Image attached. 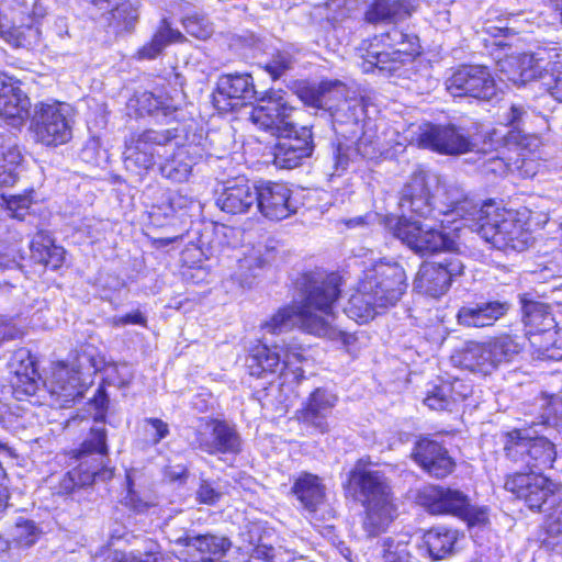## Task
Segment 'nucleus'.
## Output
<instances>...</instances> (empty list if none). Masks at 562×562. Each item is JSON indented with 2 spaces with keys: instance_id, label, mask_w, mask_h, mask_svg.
I'll return each instance as SVG.
<instances>
[{
  "instance_id": "1",
  "label": "nucleus",
  "mask_w": 562,
  "mask_h": 562,
  "mask_svg": "<svg viewBox=\"0 0 562 562\" xmlns=\"http://www.w3.org/2000/svg\"><path fill=\"white\" fill-rule=\"evenodd\" d=\"M303 280L301 303L280 308L262 328L278 334L299 327L311 335L348 345L351 336L333 324L334 305L340 295V277L317 271L305 274Z\"/></svg>"
},
{
  "instance_id": "2",
  "label": "nucleus",
  "mask_w": 562,
  "mask_h": 562,
  "mask_svg": "<svg viewBox=\"0 0 562 562\" xmlns=\"http://www.w3.org/2000/svg\"><path fill=\"white\" fill-rule=\"evenodd\" d=\"M447 206L448 210L438 213L460 216L473 232L496 248L520 250L528 240L525 223L517 218V214L497 207L493 201L479 204L456 191L453 199H447Z\"/></svg>"
},
{
  "instance_id": "3",
  "label": "nucleus",
  "mask_w": 562,
  "mask_h": 562,
  "mask_svg": "<svg viewBox=\"0 0 562 562\" xmlns=\"http://www.w3.org/2000/svg\"><path fill=\"white\" fill-rule=\"evenodd\" d=\"M550 425L543 416L541 422H532L528 427L513 429L505 435V456L520 469L529 473H541L551 469L557 459L555 445L540 435Z\"/></svg>"
},
{
  "instance_id": "4",
  "label": "nucleus",
  "mask_w": 562,
  "mask_h": 562,
  "mask_svg": "<svg viewBox=\"0 0 562 562\" xmlns=\"http://www.w3.org/2000/svg\"><path fill=\"white\" fill-rule=\"evenodd\" d=\"M106 456V430L102 423H98L90 428L89 436L81 447L74 451V458L79 463L64 475L59 492L69 494L76 487L88 486L95 481L110 480L113 476V469L105 465Z\"/></svg>"
},
{
  "instance_id": "5",
  "label": "nucleus",
  "mask_w": 562,
  "mask_h": 562,
  "mask_svg": "<svg viewBox=\"0 0 562 562\" xmlns=\"http://www.w3.org/2000/svg\"><path fill=\"white\" fill-rule=\"evenodd\" d=\"M350 481L360 488L366 507L363 527L370 536H374L393 520L395 507L391 498L387 479L380 471L366 470L363 460H359L350 472Z\"/></svg>"
},
{
  "instance_id": "6",
  "label": "nucleus",
  "mask_w": 562,
  "mask_h": 562,
  "mask_svg": "<svg viewBox=\"0 0 562 562\" xmlns=\"http://www.w3.org/2000/svg\"><path fill=\"white\" fill-rule=\"evenodd\" d=\"M72 114L67 103L37 102L30 116L29 132L33 139L46 147H57L72 137Z\"/></svg>"
},
{
  "instance_id": "7",
  "label": "nucleus",
  "mask_w": 562,
  "mask_h": 562,
  "mask_svg": "<svg viewBox=\"0 0 562 562\" xmlns=\"http://www.w3.org/2000/svg\"><path fill=\"white\" fill-rule=\"evenodd\" d=\"M442 224V220L438 227L436 224L413 221L405 215L390 217L386 221V226L392 234L420 256L456 250V241L441 229Z\"/></svg>"
},
{
  "instance_id": "8",
  "label": "nucleus",
  "mask_w": 562,
  "mask_h": 562,
  "mask_svg": "<svg viewBox=\"0 0 562 562\" xmlns=\"http://www.w3.org/2000/svg\"><path fill=\"white\" fill-rule=\"evenodd\" d=\"M417 504L432 515H453L470 524L485 520V512L471 505L463 492L439 485H426L415 493Z\"/></svg>"
},
{
  "instance_id": "9",
  "label": "nucleus",
  "mask_w": 562,
  "mask_h": 562,
  "mask_svg": "<svg viewBox=\"0 0 562 562\" xmlns=\"http://www.w3.org/2000/svg\"><path fill=\"white\" fill-rule=\"evenodd\" d=\"M177 130L154 131L146 130L133 133L125 140V165L136 172L148 170L156 162V157L161 156V149L177 139Z\"/></svg>"
},
{
  "instance_id": "10",
  "label": "nucleus",
  "mask_w": 562,
  "mask_h": 562,
  "mask_svg": "<svg viewBox=\"0 0 562 562\" xmlns=\"http://www.w3.org/2000/svg\"><path fill=\"white\" fill-rule=\"evenodd\" d=\"M363 289L372 290L380 307L394 306L404 294L407 283L402 266L379 261L363 271Z\"/></svg>"
},
{
  "instance_id": "11",
  "label": "nucleus",
  "mask_w": 562,
  "mask_h": 562,
  "mask_svg": "<svg viewBox=\"0 0 562 562\" xmlns=\"http://www.w3.org/2000/svg\"><path fill=\"white\" fill-rule=\"evenodd\" d=\"M446 90L454 98L469 97L488 101L496 93V85L487 67L468 65L459 67L445 81Z\"/></svg>"
},
{
  "instance_id": "12",
  "label": "nucleus",
  "mask_w": 562,
  "mask_h": 562,
  "mask_svg": "<svg viewBox=\"0 0 562 562\" xmlns=\"http://www.w3.org/2000/svg\"><path fill=\"white\" fill-rule=\"evenodd\" d=\"M558 485L541 473L517 472L505 481V488L524 499L530 509L549 510L555 502Z\"/></svg>"
},
{
  "instance_id": "13",
  "label": "nucleus",
  "mask_w": 562,
  "mask_h": 562,
  "mask_svg": "<svg viewBox=\"0 0 562 562\" xmlns=\"http://www.w3.org/2000/svg\"><path fill=\"white\" fill-rule=\"evenodd\" d=\"M416 142L423 148L445 155H461L473 150L474 147L467 131L451 123L420 125Z\"/></svg>"
},
{
  "instance_id": "14",
  "label": "nucleus",
  "mask_w": 562,
  "mask_h": 562,
  "mask_svg": "<svg viewBox=\"0 0 562 562\" xmlns=\"http://www.w3.org/2000/svg\"><path fill=\"white\" fill-rule=\"evenodd\" d=\"M294 108L280 92H271L252 108L249 120L260 130L271 135L280 136L284 133L295 132L293 121Z\"/></svg>"
},
{
  "instance_id": "15",
  "label": "nucleus",
  "mask_w": 562,
  "mask_h": 562,
  "mask_svg": "<svg viewBox=\"0 0 562 562\" xmlns=\"http://www.w3.org/2000/svg\"><path fill=\"white\" fill-rule=\"evenodd\" d=\"M193 445L209 454H235L240 451L241 439L234 426L211 419L196 430Z\"/></svg>"
},
{
  "instance_id": "16",
  "label": "nucleus",
  "mask_w": 562,
  "mask_h": 562,
  "mask_svg": "<svg viewBox=\"0 0 562 562\" xmlns=\"http://www.w3.org/2000/svg\"><path fill=\"white\" fill-rule=\"evenodd\" d=\"M273 162L280 169H293L313 153V134L307 126H295V132L278 136Z\"/></svg>"
},
{
  "instance_id": "17",
  "label": "nucleus",
  "mask_w": 562,
  "mask_h": 562,
  "mask_svg": "<svg viewBox=\"0 0 562 562\" xmlns=\"http://www.w3.org/2000/svg\"><path fill=\"white\" fill-rule=\"evenodd\" d=\"M175 543L184 547L181 552L186 562H221L232 547L228 538L216 535H184L173 538Z\"/></svg>"
},
{
  "instance_id": "18",
  "label": "nucleus",
  "mask_w": 562,
  "mask_h": 562,
  "mask_svg": "<svg viewBox=\"0 0 562 562\" xmlns=\"http://www.w3.org/2000/svg\"><path fill=\"white\" fill-rule=\"evenodd\" d=\"M31 102L21 83L8 75H0V116L11 126H22L30 119Z\"/></svg>"
},
{
  "instance_id": "19",
  "label": "nucleus",
  "mask_w": 562,
  "mask_h": 562,
  "mask_svg": "<svg viewBox=\"0 0 562 562\" xmlns=\"http://www.w3.org/2000/svg\"><path fill=\"white\" fill-rule=\"evenodd\" d=\"M256 209L270 221H282L296 213L291 190L283 183L262 182L257 187Z\"/></svg>"
},
{
  "instance_id": "20",
  "label": "nucleus",
  "mask_w": 562,
  "mask_h": 562,
  "mask_svg": "<svg viewBox=\"0 0 562 562\" xmlns=\"http://www.w3.org/2000/svg\"><path fill=\"white\" fill-rule=\"evenodd\" d=\"M256 97L252 77L249 74H224L217 80L214 100L222 110H236Z\"/></svg>"
},
{
  "instance_id": "21",
  "label": "nucleus",
  "mask_w": 562,
  "mask_h": 562,
  "mask_svg": "<svg viewBox=\"0 0 562 562\" xmlns=\"http://www.w3.org/2000/svg\"><path fill=\"white\" fill-rule=\"evenodd\" d=\"M551 65L540 54H521L517 57H510L502 61L501 72L505 79L514 85L520 86L533 80H540L543 85L549 77V66Z\"/></svg>"
},
{
  "instance_id": "22",
  "label": "nucleus",
  "mask_w": 562,
  "mask_h": 562,
  "mask_svg": "<svg viewBox=\"0 0 562 562\" xmlns=\"http://www.w3.org/2000/svg\"><path fill=\"white\" fill-rule=\"evenodd\" d=\"M510 303L506 300H487L463 305L457 313V322L468 328L491 327L507 315Z\"/></svg>"
},
{
  "instance_id": "23",
  "label": "nucleus",
  "mask_w": 562,
  "mask_h": 562,
  "mask_svg": "<svg viewBox=\"0 0 562 562\" xmlns=\"http://www.w3.org/2000/svg\"><path fill=\"white\" fill-rule=\"evenodd\" d=\"M338 397L331 391L317 387L307 397L299 411V418L321 434L329 431L328 418L336 406Z\"/></svg>"
},
{
  "instance_id": "24",
  "label": "nucleus",
  "mask_w": 562,
  "mask_h": 562,
  "mask_svg": "<svg viewBox=\"0 0 562 562\" xmlns=\"http://www.w3.org/2000/svg\"><path fill=\"white\" fill-rule=\"evenodd\" d=\"M257 187L245 179L227 181L218 193L216 205L225 213L237 215L256 207Z\"/></svg>"
},
{
  "instance_id": "25",
  "label": "nucleus",
  "mask_w": 562,
  "mask_h": 562,
  "mask_svg": "<svg viewBox=\"0 0 562 562\" xmlns=\"http://www.w3.org/2000/svg\"><path fill=\"white\" fill-rule=\"evenodd\" d=\"M412 456L429 475L437 479L449 475L456 465L447 449L426 438L416 442Z\"/></svg>"
},
{
  "instance_id": "26",
  "label": "nucleus",
  "mask_w": 562,
  "mask_h": 562,
  "mask_svg": "<svg viewBox=\"0 0 562 562\" xmlns=\"http://www.w3.org/2000/svg\"><path fill=\"white\" fill-rule=\"evenodd\" d=\"M403 213H412L425 220L436 218L431 196L424 173H415L403 187L400 198Z\"/></svg>"
},
{
  "instance_id": "27",
  "label": "nucleus",
  "mask_w": 562,
  "mask_h": 562,
  "mask_svg": "<svg viewBox=\"0 0 562 562\" xmlns=\"http://www.w3.org/2000/svg\"><path fill=\"white\" fill-rule=\"evenodd\" d=\"M381 42L378 37L371 42L367 48L364 54L361 55L363 58L362 68L363 71L370 72L375 69L381 74L393 75L395 74L405 63H408L405 59L406 50H397L394 52L383 46L382 49L379 48V44Z\"/></svg>"
},
{
  "instance_id": "28",
  "label": "nucleus",
  "mask_w": 562,
  "mask_h": 562,
  "mask_svg": "<svg viewBox=\"0 0 562 562\" xmlns=\"http://www.w3.org/2000/svg\"><path fill=\"white\" fill-rule=\"evenodd\" d=\"M52 396L60 406H66L77 397L82 396V384L79 370H69L65 364H58L47 382Z\"/></svg>"
},
{
  "instance_id": "29",
  "label": "nucleus",
  "mask_w": 562,
  "mask_h": 562,
  "mask_svg": "<svg viewBox=\"0 0 562 562\" xmlns=\"http://www.w3.org/2000/svg\"><path fill=\"white\" fill-rule=\"evenodd\" d=\"M454 366L482 374L491 373L494 362L487 342L469 341L451 356Z\"/></svg>"
},
{
  "instance_id": "30",
  "label": "nucleus",
  "mask_w": 562,
  "mask_h": 562,
  "mask_svg": "<svg viewBox=\"0 0 562 562\" xmlns=\"http://www.w3.org/2000/svg\"><path fill=\"white\" fill-rule=\"evenodd\" d=\"M472 385L460 379L443 381L436 385L424 400V403L431 409H452V406L465 400L472 394Z\"/></svg>"
},
{
  "instance_id": "31",
  "label": "nucleus",
  "mask_w": 562,
  "mask_h": 562,
  "mask_svg": "<svg viewBox=\"0 0 562 562\" xmlns=\"http://www.w3.org/2000/svg\"><path fill=\"white\" fill-rule=\"evenodd\" d=\"M127 106L134 110L137 115H162L168 117L175 114L179 106L175 100L167 93L143 91L137 92L130 99Z\"/></svg>"
},
{
  "instance_id": "32",
  "label": "nucleus",
  "mask_w": 562,
  "mask_h": 562,
  "mask_svg": "<svg viewBox=\"0 0 562 562\" xmlns=\"http://www.w3.org/2000/svg\"><path fill=\"white\" fill-rule=\"evenodd\" d=\"M291 493L306 510L316 512L325 501L326 487L319 476L302 472L294 479Z\"/></svg>"
},
{
  "instance_id": "33",
  "label": "nucleus",
  "mask_w": 562,
  "mask_h": 562,
  "mask_svg": "<svg viewBox=\"0 0 562 562\" xmlns=\"http://www.w3.org/2000/svg\"><path fill=\"white\" fill-rule=\"evenodd\" d=\"M521 303L526 336L529 337L536 333L547 331V338L551 340L557 324L549 306L542 302L527 300L526 297L521 299Z\"/></svg>"
},
{
  "instance_id": "34",
  "label": "nucleus",
  "mask_w": 562,
  "mask_h": 562,
  "mask_svg": "<svg viewBox=\"0 0 562 562\" xmlns=\"http://www.w3.org/2000/svg\"><path fill=\"white\" fill-rule=\"evenodd\" d=\"M419 0H375L366 12L369 23H396L411 15Z\"/></svg>"
},
{
  "instance_id": "35",
  "label": "nucleus",
  "mask_w": 562,
  "mask_h": 562,
  "mask_svg": "<svg viewBox=\"0 0 562 562\" xmlns=\"http://www.w3.org/2000/svg\"><path fill=\"white\" fill-rule=\"evenodd\" d=\"M380 153V146L376 140H372L366 134L362 135L352 148L347 144L338 143L333 148V168L331 176H339L344 172L351 161L352 157L357 154L367 159H373Z\"/></svg>"
},
{
  "instance_id": "36",
  "label": "nucleus",
  "mask_w": 562,
  "mask_h": 562,
  "mask_svg": "<svg viewBox=\"0 0 562 562\" xmlns=\"http://www.w3.org/2000/svg\"><path fill=\"white\" fill-rule=\"evenodd\" d=\"M384 308L378 304V296L372 290L363 289V278L361 277L358 288L348 300L344 312L357 323H367L380 313L379 310Z\"/></svg>"
},
{
  "instance_id": "37",
  "label": "nucleus",
  "mask_w": 562,
  "mask_h": 562,
  "mask_svg": "<svg viewBox=\"0 0 562 562\" xmlns=\"http://www.w3.org/2000/svg\"><path fill=\"white\" fill-rule=\"evenodd\" d=\"M458 539V530L435 527L424 535L420 551L427 553L431 560H442L453 554Z\"/></svg>"
},
{
  "instance_id": "38",
  "label": "nucleus",
  "mask_w": 562,
  "mask_h": 562,
  "mask_svg": "<svg viewBox=\"0 0 562 562\" xmlns=\"http://www.w3.org/2000/svg\"><path fill=\"white\" fill-rule=\"evenodd\" d=\"M450 288L446 272L437 262H425L420 266L414 280V289L419 293L439 297Z\"/></svg>"
},
{
  "instance_id": "39",
  "label": "nucleus",
  "mask_w": 562,
  "mask_h": 562,
  "mask_svg": "<svg viewBox=\"0 0 562 562\" xmlns=\"http://www.w3.org/2000/svg\"><path fill=\"white\" fill-rule=\"evenodd\" d=\"M11 369L16 378V382H14L16 387H22L25 394H34L40 374L35 360L27 349H19L14 352Z\"/></svg>"
},
{
  "instance_id": "40",
  "label": "nucleus",
  "mask_w": 562,
  "mask_h": 562,
  "mask_svg": "<svg viewBox=\"0 0 562 562\" xmlns=\"http://www.w3.org/2000/svg\"><path fill=\"white\" fill-rule=\"evenodd\" d=\"M247 367L254 376H262L263 373L282 372L281 352L279 346L269 348L266 345L256 346L248 356Z\"/></svg>"
},
{
  "instance_id": "41",
  "label": "nucleus",
  "mask_w": 562,
  "mask_h": 562,
  "mask_svg": "<svg viewBox=\"0 0 562 562\" xmlns=\"http://www.w3.org/2000/svg\"><path fill=\"white\" fill-rule=\"evenodd\" d=\"M195 158L191 154L190 146H179L171 157L160 166L162 177L173 182H184L189 179Z\"/></svg>"
},
{
  "instance_id": "42",
  "label": "nucleus",
  "mask_w": 562,
  "mask_h": 562,
  "mask_svg": "<svg viewBox=\"0 0 562 562\" xmlns=\"http://www.w3.org/2000/svg\"><path fill=\"white\" fill-rule=\"evenodd\" d=\"M100 10H110L114 26L121 31L132 32L138 21V9L130 1L87 0Z\"/></svg>"
},
{
  "instance_id": "43",
  "label": "nucleus",
  "mask_w": 562,
  "mask_h": 562,
  "mask_svg": "<svg viewBox=\"0 0 562 562\" xmlns=\"http://www.w3.org/2000/svg\"><path fill=\"white\" fill-rule=\"evenodd\" d=\"M22 161V154L11 138L0 137V187H11L16 182V169Z\"/></svg>"
},
{
  "instance_id": "44",
  "label": "nucleus",
  "mask_w": 562,
  "mask_h": 562,
  "mask_svg": "<svg viewBox=\"0 0 562 562\" xmlns=\"http://www.w3.org/2000/svg\"><path fill=\"white\" fill-rule=\"evenodd\" d=\"M182 37V34L178 30L172 29L167 20L164 19L150 42L138 49L137 56L139 59H155L168 45L181 41Z\"/></svg>"
},
{
  "instance_id": "45",
  "label": "nucleus",
  "mask_w": 562,
  "mask_h": 562,
  "mask_svg": "<svg viewBox=\"0 0 562 562\" xmlns=\"http://www.w3.org/2000/svg\"><path fill=\"white\" fill-rule=\"evenodd\" d=\"M31 251L33 257L44 266L56 270L61 267L65 259L64 248L54 245L50 237L41 232L31 243Z\"/></svg>"
},
{
  "instance_id": "46",
  "label": "nucleus",
  "mask_w": 562,
  "mask_h": 562,
  "mask_svg": "<svg viewBox=\"0 0 562 562\" xmlns=\"http://www.w3.org/2000/svg\"><path fill=\"white\" fill-rule=\"evenodd\" d=\"M488 349L495 368L503 363H508L522 350V342L518 336L502 334L490 338Z\"/></svg>"
},
{
  "instance_id": "47",
  "label": "nucleus",
  "mask_w": 562,
  "mask_h": 562,
  "mask_svg": "<svg viewBox=\"0 0 562 562\" xmlns=\"http://www.w3.org/2000/svg\"><path fill=\"white\" fill-rule=\"evenodd\" d=\"M382 46L397 50H406L405 59L411 61L413 57L418 54V37L413 34H407L397 27H393L390 32L381 35L379 38Z\"/></svg>"
},
{
  "instance_id": "48",
  "label": "nucleus",
  "mask_w": 562,
  "mask_h": 562,
  "mask_svg": "<svg viewBox=\"0 0 562 562\" xmlns=\"http://www.w3.org/2000/svg\"><path fill=\"white\" fill-rule=\"evenodd\" d=\"M558 331L553 329L551 340L547 338V331L536 333L528 337L533 353L542 361H562V346L558 345Z\"/></svg>"
},
{
  "instance_id": "49",
  "label": "nucleus",
  "mask_w": 562,
  "mask_h": 562,
  "mask_svg": "<svg viewBox=\"0 0 562 562\" xmlns=\"http://www.w3.org/2000/svg\"><path fill=\"white\" fill-rule=\"evenodd\" d=\"M345 92V86L340 81H324L318 88L306 91L303 99L306 104L318 108L331 110V94L336 93L342 95Z\"/></svg>"
},
{
  "instance_id": "50",
  "label": "nucleus",
  "mask_w": 562,
  "mask_h": 562,
  "mask_svg": "<svg viewBox=\"0 0 562 562\" xmlns=\"http://www.w3.org/2000/svg\"><path fill=\"white\" fill-rule=\"evenodd\" d=\"M272 259V249H269L266 246L252 248L238 261L241 277H244L245 281L249 277H256L257 271L270 263Z\"/></svg>"
},
{
  "instance_id": "51",
  "label": "nucleus",
  "mask_w": 562,
  "mask_h": 562,
  "mask_svg": "<svg viewBox=\"0 0 562 562\" xmlns=\"http://www.w3.org/2000/svg\"><path fill=\"white\" fill-rule=\"evenodd\" d=\"M40 533V529L34 521L23 518H19L11 529L12 540L20 547L33 546Z\"/></svg>"
},
{
  "instance_id": "52",
  "label": "nucleus",
  "mask_w": 562,
  "mask_h": 562,
  "mask_svg": "<svg viewBox=\"0 0 562 562\" xmlns=\"http://www.w3.org/2000/svg\"><path fill=\"white\" fill-rule=\"evenodd\" d=\"M182 24L188 34L200 40H205L213 33V27L204 15L186 16Z\"/></svg>"
},
{
  "instance_id": "53",
  "label": "nucleus",
  "mask_w": 562,
  "mask_h": 562,
  "mask_svg": "<svg viewBox=\"0 0 562 562\" xmlns=\"http://www.w3.org/2000/svg\"><path fill=\"white\" fill-rule=\"evenodd\" d=\"M382 558L384 562H412L407 543L395 542L391 538H386L382 543Z\"/></svg>"
},
{
  "instance_id": "54",
  "label": "nucleus",
  "mask_w": 562,
  "mask_h": 562,
  "mask_svg": "<svg viewBox=\"0 0 562 562\" xmlns=\"http://www.w3.org/2000/svg\"><path fill=\"white\" fill-rule=\"evenodd\" d=\"M143 430L147 442L153 446L158 445L169 435L168 424L160 418H145Z\"/></svg>"
},
{
  "instance_id": "55",
  "label": "nucleus",
  "mask_w": 562,
  "mask_h": 562,
  "mask_svg": "<svg viewBox=\"0 0 562 562\" xmlns=\"http://www.w3.org/2000/svg\"><path fill=\"white\" fill-rule=\"evenodd\" d=\"M293 64L292 56L286 52H278L272 59L267 63L266 70L273 79L280 78Z\"/></svg>"
},
{
  "instance_id": "56",
  "label": "nucleus",
  "mask_w": 562,
  "mask_h": 562,
  "mask_svg": "<svg viewBox=\"0 0 562 562\" xmlns=\"http://www.w3.org/2000/svg\"><path fill=\"white\" fill-rule=\"evenodd\" d=\"M543 87L554 99L562 101V64H554L549 69Z\"/></svg>"
},
{
  "instance_id": "57",
  "label": "nucleus",
  "mask_w": 562,
  "mask_h": 562,
  "mask_svg": "<svg viewBox=\"0 0 562 562\" xmlns=\"http://www.w3.org/2000/svg\"><path fill=\"white\" fill-rule=\"evenodd\" d=\"M223 493L218 491L213 483L201 480L200 485L195 492V498L200 504L214 505L216 504Z\"/></svg>"
},
{
  "instance_id": "58",
  "label": "nucleus",
  "mask_w": 562,
  "mask_h": 562,
  "mask_svg": "<svg viewBox=\"0 0 562 562\" xmlns=\"http://www.w3.org/2000/svg\"><path fill=\"white\" fill-rule=\"evenodd\" d=\"M532 115L533 112H529L524 105L513 104L506 115L507 124L516 130L524 128Z\"/></svg>"
},
{
  "instance_id": "59",
  "label": "nucleus",
  "mask_w": 562,
  "mask_h": 562,
  "mask_svg": "<svg viewBox=\"0 0 562 562\" xmlns=\"http://www.w3.org/2000/svg\"><path fill=\"white\" fill-rule=\"evenodd\" d=\"M7 203V209L11 212V216L22 220L32 203V199L27 194L22 195H11L10 198H4Z\"/></svg>"
},
{
  "instance_id": "60",
  "label": "nucleus",
  "mask_w": 562,
  "mask_h": 562,
  "mask_svg": "<svg viewBox=\"0 0 562 562\" xmlns=\"http://www.w3.org/2000/svg\"><path fill=\"white\" fill-rule=\"evenodd\" d=\"M437 265L441 267L443 272H446L450 284L452 283L453 278L461 276L464 270V263L454 255L445 258L441 262H437Z\"/></svg>"
},
{
  "instance_id": "61",
  "label": "nucleus",
  "mask_w": 562,
  "mask_h": 562,
  "mask_svg": "<svg viewBox=\"0 0 562 562\" xmlns=\"http://www.w3.org/2000/svg\"><path fill=\"white\" fill-rule=\"evenodd\" d=\"M483 31L492 37H506L513 33L512 27L508 26V20H486L483 25Z\"/></svg>"
},
{
  "instance_id": "62",
  "label": "nucleus",
  "mask_w": 562,
  "mask_h": 562,
  "mask_svg": "<svg viewBox=\"0 0 562 562\" xmlns=\"http://www.w3.org/2000/svg\"><path fill=\"white\" fill-rule=\"evenodd\" d=\"M483 169L486 173L505 176L510 170V164L499 156H491L483 162Z\"/></svg>"
},
{
  "instance_id": "63",
  "label": "nucleus",
  "mask_w": 562,
  "mask_h": 562,
  "mask_svg": "<svg viewBox=\"0 0 562 562\" xmlns=\"http://www.w3.org/2000/svg\"><path fill=\"white\" fill-rule=\"evenodd\" d=\"M146 317L138 310L123 316H113L109 319V323L114 327H123L126 325L146 326Z\"/></svg>"
},
{
  "instance_id": "64",
  "label": "nucleus",
  "mask_w": 562,
  "mask_h": 562,
  "mask_svg": "<svg viewBox=\"0 0 562 562\" xmlns=\"http://www.w3.org/2000/svg\"><path fill=\"white\" fill-rule=\"evenodd\" d=\"M158 554L154 552H146L139 555L115 552L111 562H158Z\"/></svg>"
}]
</instances>
